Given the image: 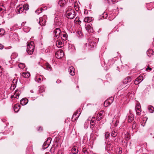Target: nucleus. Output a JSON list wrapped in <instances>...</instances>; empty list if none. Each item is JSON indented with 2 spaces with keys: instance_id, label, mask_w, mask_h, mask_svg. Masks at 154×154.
<instances>
[{
  "instance_id": "c9c22d12",
  "label": "nucleus",
  "mask_w": 154,
  "mask_h": 154,
  "mask_svg": "<svg viewBox=\"0 0 154 154\" xmlns=\"http://www.w3.org/2000/svg\"><path fill=\"white\" fill-rule=\"evenodd\" d=\"M79 111L78 110L76 112H75L73 114L72 117V119H73V118L75 117H76L77 114H78V112Z\"/></svg>"
},
{
  "instance_id": "4468645a",
  "label": "nucleus",
  "mask_w": 154,
  "mask_h": 154,
  "mask_svg": "<svg viewBox=\"0 0 154 154\" xmlns=\"http://www.w3.org/2000/svg\"><path fill=\"white\" fill-rule=\"evenodd\" d=\"M28 102V100L26 98H23L20 101V103L22 105H24L27 104Z\"/></svg>"
},
{
  "instance_id": "7c9ffc66",
  "label": "nucleus",
  "mask_w": 154,
  "mask_h": 154,
  "mask_svg": "<svg viewBox=\"0 0 154 154\" xmlns=\"http://www.w3.org/2000/svg\"><path fill=\"white\" fill-rule=\"evenodd\" d=\"M82 151L84 154H89V153L88 152V151L87 149L85 147H84L83 148Z\"/></svg>"
},
{
  "instance_id": "5fc2aeb1",
  "label": "nucleus",
  "mask_w": 154,
  "mask_h": 154,
  "mask_svg": "<svg viewBox=\"0 0 154 154\" xmlns=\"http://www.w3.org/2000/svg\"><path fill=\"white\" fill-rule=\"evenodd\" d=\"M152 69L149 67H148L146 69V70L147 71L148 70H151Z\"/></svg>"
},
{
  "instance_id": "de8ad7c7",
  "label": "nucleus",
  "mask_w": 154,
  "mask_h": 154,
  "mask_svg": "<svg viewBox=\"0 0 154 154\" xmlns=\"http://www.w3.org/2000/svg\"><path fill=\"white\" fill-rule=\"evenodd\" d=\"M122 149L121 148H120L119 149V151L118 152V154H121L122 152Z\"/></svg>"
},
{
  "instance_id": "39448f33",
  "label": "nucleus",
  "mask_w": 154,
  "mask_h": 154,
  "mask_svg": "<svg viewBox=\"0 0 154 154\" xmlns=\"http://www.w3.org/2000/svg\"><path fill=\"white\" fill-rule=\"evenodd\" d=\"M52 139L51 138L49 137L48 138L47 140L44 142L43 146L44 148L46 149L49 146Z\"/></svg>"
},
{
  "instance_id": "423d86ee",
  "label": "nucleus",
  "mask_w": 154,
  "mask_h": 154,
  "mask_svg": "<svg viewBox=\"0 0 154 154\" xmlns=\"http://www.w3.org/2000/svg\"><path fill=\"white\" fill-rule=\"evenodd\" d=\"M86 29L89 32L92 33L94 32V30L91 24H88L86 27Z\"/></svg>"
},
{
  "instance_id": "4c0bfd02",
  "label": "nucleus",
  "mask_w": 154,
  "mask_h": 154,
  "mask_svg": "<svg viewBox=\"0 0 154 154\" xmlns=\"http://www.w3.org/2000/svg\"><path fill=\"white\" fill-rule=\"evenodd\" d=\"M107 17V15L106 13L104 12L102 16L103 17V19L106 18Z\"/></svg>"
},
{
  "instance_id": "58836bf2",
  "label": "nucleus",
  "mask_w": 154,
  "mask_h": 154,
  "mask_svg": "<svg viewBox=\"0 0 154 154\" xmlns=\"http://www.w3.org/2000/svg\"><path fill=\"white\" fill-rule=\"evenodd\" d=\"M131 78L130 77H128L127 78V79H125V80L126 81H127V83H128V82H130L131 81Z\"/></svg>"
},
{
  "instance_id": "a878e982",
  "label": "nucleus",
  "mask_w": 154,
  "mask_h": 154,
  "mask_svg": "<svg viewBox=\"0 0 154 154\" xmlns=\"http://www.w3.org/2000/svg\"><path fill=\"white\" fill-rule=\"evenodd\" d=\"M91 18L89 17H86L85 18L84 21L85 22H90L91 21Z\"/></svg>"
},
{
  "instance_id": "774afa93",
  "label": "nucleus",
  "mask_w": 154,
  "mask_h": 154,
  "mask_svg": "<svg viewBox=\"0 0 154 154\" xmlns=\"http://www.w3.org/2000/svg\"><path fill=\"white\" fill-rule=\"evenodd\" d=\"M12 85H13V84H12V85L11 86V89L12 88Z\"/></svg>"
},
{
  "instance_id": "9d476101",
  "label": "nucleus",
  "mask_w": 154,
  "mask_h": 154,
  "mask_svg": "<svg viewBox=\"0 0 154 154\" xmlns=\"http://www.w3.org/2000/svg\"><path fill=\"white\" fill-rule=\"evenodd\" d=\"M68 72L70 75H75V69L72 66H70L68 69Z\"/></svg>"
},
{
  "instance_id": "bb28decb",
  "label": "nucleus",
  "mask_w": 154,
  "mask_h": 154,
  "mask_svg": "<svg viewBox=\"0 0 154 154\" xmlns=\"http://www.w3.org/2000/svg\"><path fill=\"white\" fill-rule=\"evenodd\" d=\"M14 94L15 95L14 98L18 99V98L17 97H19L20 94H19V91L18 90H16Z\"/></svg>"
},
{
  "instance_id": "f704fd0d",
  "label": "nucleus",
  "mask_w": 154,
  "mask_h": 154,
  "mask_svg": "<svg viewBox=\"0 0 154 154\" xmlns=\"http://www.w3.org/2000/svg\"><path fill=\"white\" fill-rule=\"evenodd\" d=\"M110 135V133L109 132H106L105 134V137L107 139Z\"/></svg>"
},
{
  "instance_id": "338daca9",
  "label": "nucleus",
  "mask_w": 154,
  "mask_h": 154,
  "mask_svg": "<svg viewBox=\"0 0 154 154\" xmlns=\"http://www.w3.org/2000/svg\"><path fill=\"white\" fill-rule=\"evenodd\" d=\"M45 154H49V152H47Z\"/></svg>"
},
{
  "instance_id": "5701e85b",
  "label": "nucleus",
  "mask_w": 154,
  "mask_h": 154,
  "mask_svg": "<svg viewBox=\"0 0 154 154\" xmlns=\"http://www.w3.org/2000/svg\"><path fill=\"white\" fill-rule=\"evenodd\" d=\"M149 111L151 113H152L154 111V107L152 106H149L148 107Z\"/></svg>"
},
{
  "instance_id": "9b49d317",
  "label": "nucleus",
  "mask_w": 154,
  "mask_h": 154,
  "mask_svg": "<svg viewBox=\"0 0 154 154\" xmlns=\"http://www.w3.org/2000/svg\"><path fill=\"white\" fill-rule=\"evenodd\" d=\"M23 10V7L22 6H20V5L18 6L16 8V11L18 14L22 13Z\"/></svg>"
},
{
  "instance_id": "c03bdc74",
  "label": "nucleus",
  "mask_w": 154,
  "mask_h": 154,
  "mask_svg": "<svg viewBox=\"0 0 154 154\" xmlns=\"http://www.w3.org/2000/svg\"><path fill=\"white\" fill-rule=\"evenodd\" d=\"M38 131H42V128L41 127H39L38 128Z\"/></svg>"
},
{
  "instance_id": "72a5a7b5",
  "label": "nucleus",
  "mask_w": 154,
  "mask_h": 154,
  "mask_svg": "<svg viewBox=\"0 0 154 154\" xmlns=\"http://www.w3.org/2000/svg\"><path fill=\"white\" fill-rule=\"evenodd\" d=\"M67 38V36L66 34H63V37L62 39L63 40H66Z\"/></svg>"
},
{
  "instance_id": "0e129e2a",
  "label": "nucleus",
  "mask_w": 154,
  "mask_h": 154,
  "mask_svg": "<svg viewBox=\"0 0 154 154\" xmlns=\"http://www.w3.org/2000/svg\"><path fill=\"white\" fill-rule=\"evenodd\" d=\"M13 86L14 87L15 86V84H13Z\"/></svg>"
},
{
  "instance_id": "37998d69",
  "label": "nucleus",
  "mask_w": 154,
  "mask_h": 154,
  "mask_svg": "<svg viewBox=\"0 0 154 154\" xmlns=\"http://www.w3.org/2000/svg\"><path fill=\"white\" fill-rule=\"evenodd\" d=\"M109 3H112L113 4H114L116 0H108Z\"/></svg>"
},
{
  "instance_id": "13d9d810",
  "label": "nucleus",
  "mask_w": 154,
  "mask_h": 154,
  "mask_svg": "<svg viewBox=\"0 0 154 154\" xmlns=\"http://www.w3.org/2000/svg\"><path fill=\"white\" fill-rule=\"evenodd\" d=\"M13 82L14 83V82H15L16 83L17 82V81L16 79H14L13 81Z\"/></svg>"
},
{
  "instance_id": "f03ea898",
  "label": "nucleus",
  "mask_w": 154,
  "mask_h": 154,
  "mask_svg": "<svg viewBox=\"0 0 154 154\" xmlns=\"http://www.w3.org/2000/svg\"><path fill=\"white\" fill-rule=\"evenodd\" d=\"M27 44V48L26 51L29 54L31 55L32 54L34 50L35 46L34 45V43L32 41L30 42H28Z\"/></svg>"
},
{
  "instance_id": "f8f14e48",
  "label": "nucleus",
  "mask_w": 154,
  "mask_h": 154,
  "mask_svg": "<svg viewBox=\"0 0 154 154\" xmlns=\"http://www.w3.org/2000/svg\"><path fill=\"white\" fill-rule=\"evenodd\" d=\"M62 21L60 18L56 17L55 19V22L56 25L59 26L61 24Z\"/></svg>"
},
{
  "instance_id": "1a4fd4ad",
  "label": "nucleus",
  "mask_w": 154,
  "mask_h": 154,
  "mask_svg": "<svg viewBox=\"0 0 154 154\" xmlns=\"http://www.w3.org/2000/svg\"><path fill=\"white\" fill-rule=\"evenodd\" d=\"M113 98L112 97H110L108 100H106L104 102V104L106 106L109 105L113 102Z\"/></svg>"
},
{
  "instance_id": "aec40b11",
  "label": "nucleus",
  "mask_w": 154,
  "mask_h": 154,
  "mask_svg": "<svg viewBox=\"0 0 154 154\" xmlns=\"http://www.w3.org/2000/svg\"><path fill=\"white\" fill-rule=\"evenodd\" d=\"M58 146V145H57L56 146L52 147L50 150V151L51 152V153H54L55 152L56 149H57Z\"/></svg>"
},
{
  "instance_id": "680f3d73",
  "label": "nucleus",
  "mask_w": 154,
  "mask_h": 154,
  "mask_svg": "<svg viewBox=\"0 0 154 154\" xmlns=\"http://www.w3.org/2000/svg\"><path fill=\"white\" fill-rule=\"evenodd\" d=\"M14 97V95H12V96H11V98H13V97Z\"/></svg>"
},
{
  "instance_id": "e2e57ef3",
  "label": "nucleus",
  "mask_w": 154,
  "mask_h": 154,
  "mask_svg": "<svg viewBox=\"0 0 154 154\" xmlns=\"http://www.w3.org/2000/svg\"><path fill=\"white\" fill-rule=\"evenodd\" d=\"M2 8H0V11H2Z\"/></svg>"
},
{
  "instance_id": "ea45409f",
  "label": "nucleus",
  "mask_w": 154,
  "mask_h": 154,
  "mask_svg": "<svg viewBox=\"0 0 154 154\" xmlns=\"http://www.w3.org/2000/svg\"><path fill=\"white\" fill-rule=\"evenodd\" d=\"M116 135V134L115 131H112V136L113 137H115Z\"/></svg>"
},
{
  "instance_id": "69168bd1",
  "label": "nucleus",
  "mask_w": 154,
  "mask_h": 154,
  "mask_svg": "<svg viewBox=\"0 0 154 154\" xmlns=\"http://www.w3.org/2000/svg\"><path fill=\"white\" fill-rule=\"evenodd\" d=\"M78 22H79V23L80 22L81 23V21H80V20H79V21H78Z\"/></svg>"
},
{
  "instance_id": "6e6552de",
  "label": "nucleus",
  "mask_w": 154,
  "mask_h": 154,
  "mask_svg": "<svg viewBox=\"0 0 154 154\" xmlns=\"http://www.w3.org/2000/svg\"><path fill=\"white\" fill-rule=\"evenodd\" d=\"M61 32V30L59 28H57L54 31V33H55V37L58 38L60 36Z\"/></svg>"
},
{
  "instance_id": "393cba45",
  "label": "nucleus",
  "mask_w": 154,
  "mask_h": 154,
  "mask_svg": "<svg viewBox=\"0 0 154 154\" xmlns=\"http://www.w3.org/2000/svg\"><path fill=\"white\" fill-rule=\"evenodd\" d=\"M94 126V120L92 119L90 123V127L91 128H93Z\"/></svg>"
},
{
  "instance_id": "a19ab883",
  "label": "nucleus",
  "mask_w": 154,
  "mask_h": 154,
  "mask_svg": "<svg viewBox=\"0 0 154 154\" xmlns=\"http://www.w3.org/2000/svg\"><path fill=\"white\" fill-rule=\"evenodd\" d=\"M44 89L43 88L41 87L39 90V92L40 93H42L44 91Z\"/></svg>"
},
{
  "instance_id": "49530a36",
  "label": "nucleus",
  "mask_w": 154,
  "mask_h": 154,
  "mask_svg": "<svg viewBox=\"0 0 154 154\" xmlns=\"http://www.w3.org/2000/svg\"><path fill=\"white\" fill-rule=\"evenodd\" d=\"M4 46L2 44H0V49H3Z\"/></svg>"
},
{
  "instance_id": "6ab92c4d",
  "label": "nucleus",
  "mask_w": 154,
  "mask_h": 154,
  "mask_svg": "<svg viewBox=\"0 0 154 154\" xmlns=\"http://www.w3.org/2000/svg\"><path fill=\"white\" fill-rule=\"evenodd\" d=\"M22 76L25 78H28L30 75V73L28 72H23L22 74Z\"/></svg>"
},
{
  "instance_id": "4d7b16f0",
  "label": "nucleus",
  "mask_w": 154,
  "mask_h": 154,
  "mask_svg": "<svg viewBox=\"0 0 154 154\" xmlns=\"http://www.w3.org/2000/svg\"><path fill=\"white\" fill-rule=\"evenodd\" d=\"M150 135L152 136H153V137L154 138V132L153 133H150Z\"/></svg>"
},
{
  "instance_id": "b1692460",
  "label": "nucleus",
  "mask_w": 154,
  "mask_h": 154,
  "mask_svg": "<svg viewBox=\"0 0 154 154\" xmlns=\"http://www.w3.org/2000/svg\"><path fill=\"white\" fill-rule=\"evenodd\" d=\"M143 80V77L142 76H139L136 79V81L137 80L140 83Z\"/></svg>"
},
{
  "instance_id": "f257e3e1",
  "label": "nucleus",
  "mask_w": 154,
  "mask_h": 154,
  "mask_svg": "<svg viewBox=\"0 0 154 154\" xmlns=\"http://www.w3.org/2000/svg\"><path fill=\"white\" fill-rule=\"evenodd\" d=\"M66 14L67 17L69 19L74 18L75 16V12L74 9L71 8H68L66 9Z\"/></svg>"
},
{
  "instance_id": "2eb2a0df",
  "label": "nucleus",
  "mask_w": 154,
  "mask_h": 154,
  "mask_svg": "<svg viewBox=\"0 0 154 154\" xmlns=\"http://www.w3.org/2000/svg\"><path fill=\"white\" fill-rule=\"evenodd\" d=\"M66 3V2L65 0H60L58 4L60 7H63L64 6Z\"/></svg>"
},
{
  "instance_id": "cd10ccee",
  "label": "nucleus",
  "mask_w": 154,
  "mask_h": 154,
  "mask_svg": "<svg viewBox=\"0 0 154 154\" xmlns=\"http://www.w3.org/2000/svg\"><path fill=\"white\" fill-rule=\"evenodd\" d=\"M18 66L19 68L22 69H23L25 67V64L23 63H20L18 65Z\"/></svg>"
},
{
  "instance_id": "473e14b6",
  "label": "nucleus",
  "mask_w": 154,
  "mask_h": 154,
  "mask_svg": "<svg viewBox=\"0 0 154 154\" xmlns=\"http://www.w3.org/2000/svg\"><path fill=\"white\" fill-rule=\"evenodd\" d=\"M5 32V31L3 29H0V35H4Z\"/></svg>"
},
{
  "instance_id": "2f4dec72",
  "label": "nucleus",
  "mask_w": 154,
  "mask_h": 154,
  "mask_svg": "<svg viewBox=\"0 0 154 154\" xmlns=\"http://www.w3.org/2000/svg\"><path fill=\"white\" fill-rule=\"evenodd\" d=\"M136 126V122L134 121L132 123V129H134L135 128Z\"/></svg>"
},
{
  "instance_id": "3c124183",
  "label": "nucleus",
  "mask_w": 154,
  "mask_h": 154,
  "mask_svg": "<svg viewBox=\"0 0 154 154\" xmlns=\"http://www.w3.org/2000/svg\"><path fill=\"white\" fill-rule=\"evenodd\" d=\"M137 82H136V79L135 80V81H134V84H135V85H137L139 83H139V82H138V81H136Z\"/></svg>"
},
{
  "instance_id": "e433bc0d",
  "label": "nucleus",
  "mask_w": 154,
  "mask_h": 154,
  "mask_svg": "<svg viewBox=\"0 0 154 154\" xmlns=\"http://www.w3.org/2000/svg\"><path fill=\"white\" fill-rule=\"evenodd\" d=\"M37 79L38 82H40L41 81H42L43 80V78H40V77H37Z\"/></svg>"
},
{
  "instance_id": "09e8293b",
  "label": "nucleus",
  "mask_w": 154,
  "mask_h": 154,
  "mask_svg": "<svg viewBox=\"0 0 154 154\" xmlns=\"http://www.w3.org/2000/svg\"><path fill=\"white\" fill-rule=\"evenodd\" d=\"M39 11H40L39 12V13H38V14L39 13H41L42 12V10H43V8H41L39 9Z\"/></svg>"
},
{
  "instance_id": "bf43d9fd",
  "label": "nucleus",
  "mask_w": 154,
  "mask_h": 154,
  "mask_svg": "<svg viewBox=\"0 0 154 154\" xmlns=\"http://www.w3.org/2000/svg\"><path fill=\"white\" fill-rule=\"evenodd\" d=\"M38 11H39V9H37V10L35 11V13H38H38H39V12H38Z\"/></svg>"
},
{
  "instance_id": "052dcab7",
  "label": "nucleus",
  "mask_w": 154,
  "mask_h": 154,
  "mask_svg": "<svg viewBox=\"0 0 154 154\" xmlns=\"http://www.w3.org/2000/svg\"><path fill=\"white\" fill-rule=\"evenodd\" d=\"M127 81H126V80H125V79L124 80V83H125V84H127Z\"/></svg>"
},
{
  "instance_id": "864d4df0",
  "label": "nucleus",
  "mask_w": 154,
  "mask_h": 154,
  "mask_svg": "<svg viewBox=\"0 0 154 154\" xmlns=\"http://www.w3.org/2000/svg\"><path fill=\"white\" fill-rule=\"evenodd\" d=\"M119 123V121H116L115 123V126H117V125Z\"/></svg>"
},
{
  "instance_id": "7ed1b4c3",
  "label": "nucleus",
  "mask_w": 154,
  "mask_h": 154,
  "mask_svg": "<svg viewBox=\"0 0 154 154\" xmlns=\"http://www.w3.org/2000/svg\"><path fill=\"white\" fill-rule=\"evenodd\" d=\"M56 57L59 59L61 58L64 56V52L61 49H59L55 53Z\"/></svg>"
},
{
  "instance_id": "603ef678",
  "label": "nucleus",
  "mask_w": 154,
  "mask_h": 154,
  "mask_svg": "<svg viewBox=\"0 0 154 154\" xmlns=\"http://www.w3.org/2000/svg\"><path fill=\"white\" fill-rule=\"evenodd\" d=\"M113 146L111 145L108 144L107 145V147L108 148V147H111V148H112V147Z\"/></svg>"
},
{
  "instance_id": "dca6fc26",
  "label": "nucleus",
  "mask_w": 154,
  "mask_h": 154,
  "mask_svg": "<svg viewBox=\"0 0 154 154\" xmlns=\"http://www.w3.org/2000/svg\"><path fill=\"white\" fill-rule=\"evenodd\" d=\"M20 106V105L17 104L14 105V111L16 112H18Z\"/></svg>"
},
{
  "instance_id": "c85d7f7f",
  "label": "nucleus",
  "mask_w": 154,
  "mask_h": 154,
  "mask_svg": "<svg viewBox=\"0 0 154 154\" xmlns=\"http://www.w3.org/2000/svg\"><path fill=\"white\" fill-rule=\"evenodd\" d=\"M72 151L73 153L74 154L77 153L78 152V150L76 149V148L75 146H74L72 148Z\"/></svg>"
},
{
  "instance_id": "6e6d98bb",
  "label": "nucleus",
  "mask_w": 154,
  "mask_h": 154,
  "mask_svg": "<svg viewBox=\"0 0 154 154\" xmlns=\"http://www.w3.org/2000/svg\"><path fill=\"white\" fill-rule=\"evenodd\" d=\"M79 115L77 117H76L75 119H74V120H76V119H77L79 117V115H80V114L79 113Z\"/></svg>"
},
{
  "instance_id": "20e7f679",
  "label": "nucleus",
  "mask_w": 154,
  "mask_h": 154,
  "mask_svg": "<svg viewBox=\"0 0 154 154\" xmlns=\"http://www.w3.org/2000/svg\"><path fill=\"white\" fill-rule=\"evenodd\" d=\"M47 18L46 16L44 15L42 17L39 18V23L42 26H44L45 25L46 23L45 19Z\"/></svg>"
},
{
  "instance_id": "f3484780",
  "label": "nucleus",
  "mask_w": 154,
  "mask_h": 154,
  "mask_svg": "<svg viewBox=\"0 0 154 154\" xmlns=\"http://www.w3.org/2000/svg\"><path fill=\"white\" fill-rule=\"evenodd\" d=\"M134 116L131 113L128 116V122H131L134 119Z\"/></svg>"
},
{
  "instance_id": "a211bd4d",
  "label": "nucleus",
  "mask_w": 154,
  "mask_h": 154,
  "mask_svg": "<svg viewBox=\"0 0 154 154\" xmlns=\"http://www.w3.org/2000/svg\"><path fill=\"white\" fill-rule=\"evenodd\" d=\"M44 66L45 69L48 70H51L52 69L51 67V65L48 63H45L44 65Z\"/></svg>"
},
{
  "instance_id": "ddd939ff",
  "label": "nucleus",
  "mask_w": 154,
  "mask_h": 154,
  "mask_svg": "<svg viewBox=\"0 0 154 154\" xmlns=\"http://www.w3.org/2000/svg\"><path fill=\"white\" fill-rule=\"evenodd\" d=\"M56 45L59 48L62 47L63 46V44L60 40H57L56 42Z\"/></svg>"
},
{
  "instance_id": "8fccbe9b",
  "label": "nucleus",
  "mask_w": 154,
  "mask_h": 154,
  "mask_svg": "<svg viewBox=\"0 0 154 154\" xmlns=\"http://www.w3.org/2000/svg\"><path fill=\"white\" fill-rule=\"evenodd\" d=\"M62 151L61 150H59L57 152V154H62Z\"/></svg>"
},
{
  "instance_id": "4be33fe9",
  "label": "nucleus",
  "mask_w": 154,
  "mask_h": 154,
  "mask_svg": "<svg viewBox=\"0 0 154 154\" xmlns=\"http://www.w3.org/2000/svg\"><path fill=\"white\" fill-rule=\"evenodd\" d=\"M103 116H102V114L101 113H100L97 116V121H100L103 118Z\"/></svg>"
},
{
  "instance_id": "79ce46f5",
  "label": "nucleus",
  "mask_w": 154,
  "mask_h": 154,
  "mask_svg": "<svg viewBox=\"0 0 154 154\" xmlns=\"http://www.w3.org/2000/svg\"><path fill=\"white\" fill-rule=\"evenodd\" d=\"M130 138V136L128 135L126 136V137H125V140L126 141L128 140Z\"/></svg>"
},
{
  "instance_id": "412c9836",
  "label": "nucleus",
  "mask_w": 154,
  "mask_h": 154,
  "mask_svg": "<svg viewBox=\"0 0 154 154\" xmlns=\"http://www.w3.org/2000/svg\"><path fill=\"white\" fill-rule=\"evenodd\" d=\"M147 54H154V51L152 49H149L147 51Z\"/></svg>"
},
{
  "instance_id": "a18cd8bd",
  "label": "nucleus",
  "mask_w": 154,
  "mask_h": 154,
  "mask_svg": "<svg viewBox=\"0 0 154 154\" xmlns=\"http://www.w3.org/2000/svg\"><path fill=\"white\" fill-rule=\"evenodd\" d=\"M2 68L0 66V75H2Z\"/></svg>"
},
{
  "instance_id": "0eeeda50",
  "label": "nucleus",
  "mask_w": 154,
  "mask_h": 154,
  "mask_svg": "<svg viewBox=\"0 0 154 154\" xmlns=\"http://www.w3.org/2000/svg\"><path fill=\"white\" fill-rule=\"evenodd\" d=\"M135 110L137 114L138 115H140L141 114V106L138 103L137 104L135 107Z\"/></svg>"
},
{
  "instance_id": "c756f323",
  "label": "nucleus",
  "mask_w": 154,
  "mask_h": 154,
  "mask_svg": "<svg viewBox=\"0 0 154 154\" xmlns=\"http://www.w3.org/2000/svg\"><path fill=\"white\" fill-rule=\"evenodd\" d=\"M22 7H23L24 10H27L29 9V5L27 4L23 5Z\"/></svg>"
}]
</instances>
